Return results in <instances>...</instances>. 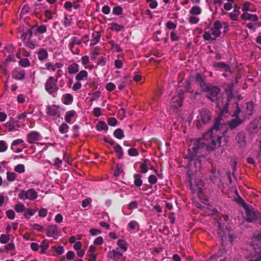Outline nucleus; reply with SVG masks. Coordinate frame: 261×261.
Returning <instances> with one entry per match:
<instances>
[{
  "mask_svg": "<svg viewBox=\"0 0 261 261\" xmlns=\"http://www.w3.org/2000/svg\"><path fill=\"white\" fill-rule=\"evenodd\" d=\"M96 129L98 130H107L108 129V126L106 122L100 121L96 124Z\"/></svg>",
  "mask_w": 261,
  "mask_h": 261,
  "instance_id": "obj_39",
  "label": "nucleus"
},
{
  "mask_svg": "<svg viewBox=\"0 0 261 261\" xmlns=\"http://www.w3.org/2000/svg\"><path fill=\"white\" fill-rule=\"evenodd\" d=\"M142 175L140 174L136 173L133 175V177L134 179V185L138 188L140 187L143 184V181L142 180Z\"/></svg>",
  "mask_w": 261,
  "mask_h": 261,
  "instance_id": "obj_24",
  "label": "nucleus"
},
{
  "mask_svg": "<svg viewBox=\"0 0 261 261\" xmlns=\"http://www.w3.org/2000/svg\"><path fill=\"white\" fill-rule=\"evenodd\" d=\"M76 114V112L74 110H70L67 111L65 115V121L70 123L71 121V119L74 117Z\"/></svg>",
  "mask_w": 261,
  "mask_h": 261,
  "instance_id": "obj_26",
  "label": "nucleus"
},
{
  "mask_svg": "<svg viewBox=\"0 0 261 261\" xmlns=\"http://www.w3.org/2000/svg\"><path fill=\"white\" fill-rule=\"evenodd\" d=\"M38 196L37 192L33 189L27 191L22 190L18 194V197L23 200L29 199L31 200L36 199Z\"/></svg>",
  "mask_w": 261,
  "mask_h": 261,
  "instance_id": "obj_7",
  "label": "nucleus"
},
{
  "mask_svg": "<svg viewBox=\"0 0 261 261\" xmlns=\"http://www.w3.org/2000/svg\"><path fill=\"white\" fill-rule=\"evenodd\" d=\"M114 149L117 155V157L119 159H121L123 155V152L121 146L119 144H116L114 147Z\"/></svg>",
  "mask_w": 261,
  "mask_h": 261,
  "instance_id": "obj_31",
  "label": "nucleus"
},
{
  "mask_svg": "<svg viewBox=\"0 0 261 261\" xmlns=\"http://www.w3.org/2000/svg\"><path fill=\"white\" fill-rule=\"evenodd\" d=\"M100 35L99 32L93 34V39L91 40L90 46H93L98 43L99 41Z\"/></svg>",
  "mask_w": 261,
  "mask_h": 261,
  "instance_id": "obj_38",
  "label": "nucleus"
},
{
  "mask_svg": "<svg viewBox=\"0 0 261 261\" xmlns=\"http://www.w3.org/2000/svg\"><path fill=\"white\" fill-rule=\"evenodd\" d=\"M33 35L32 29H28L26 32H23L21 35V39L24 42L27 40H31Z\"/></svg>",
  "mask_w": 261,
  "mask_h": 261,
  "instance_id": "obj_21",
  "label": "nucleus"
},
{
  "mask_svg": "<svg viewBox=\"0 0 261 261\" xmlns=\"http://www.w3.org/2000/svg\"><path fill=\"white\" fill-rule=\"evenodd\" d=\"M73 101V96L70 93L63 94L62 97V102L66 105H71Z\"/></svg>",
  "mask_w": 261,
  "mask_h": 261,
  "instance_id": "obj_19",
  "label": "nucleus"
},
{
  "mask_svg": "<svg viewBox=\"0 0 261 261\" xmlns=\"http://www.w3.org/2000/svg\"><path fill=\"white\" fill-rule=\"evenodd\" d=\"M25 71L20 68H15L12 72V77L17 80H22L24 78Z\"/></svg>",
  "mask_w": 261,
  "mask_h": 261,
  "instance_id": "obj_14",
  "label": "nucleus"
},
{
  "mask_svg": "<svg viewBox=\"0 0 261 261\" xmlns=\"http://www.w3.org/2000/svg\"><path fill=\"white\" fill-rule=\"evenodd\" d=\"M202 10L201 8L198 6H195L191 8L190 10V13L193 15H198L201 13Z\"/></svg>",
  "mask_w": 261,
  "mask_h": 261,
  "instance_id": "obj_34",
  "label": "nucleus"
},
{
  "mask_svg": "<svg viewBox=\"0 0 261 261\" xmlns=\"http://www.w3.org/2000/svg\"><path fill=\"white\" fill-rule=\"evenodd\" d=\"M19 65L23 67H27L30 65V62L28 59L22 58L19 62Z\"/></svg>",
  "mask_w": 261,
  "mask_h": 261,
  "instance_id": "obj_45",
  "label": "nucleus"
},
{
  "mask_svg": "<svg viewBox=\"0 0 261 261\" xmlns=\"http://www.w3.org/2000/svg\"><path fill=\"white\" fill-rule=\"evenodd\" d=\"M114 136L118 139H121L124 136L123 130L121 128H117L114 132Z\"/></svg>",
  "mask_w": 261,
  "mask_h": 261,
  "instance_id": "obj_41",
  "label": "nucleus"
},
{
  "mask_svg": "<svg viewBox=\"0 0 261 261\" xmlns=\"http://www.w3.org/2000/svg\"><path fill=\"white\" fill-rule=\"evenodd\" d=\"M38 59L41 61L46 60L48 57V54L45 49H40L37 53Z\"/></svg>",
  "mask_w": 261,
  "mask_h": 261,
  "instance_id": "obj_22",
  "label": "nucleus"
},
{
  "mask_svg": "<svg viewBox=\"0 0 261 261\" xmlns=\"http://www.w3.org/2000/svg\"><path fill=\"white\" fill-rule=\"evenodd\" d=\"M219 230L218 234L221 239L222 245H223V243L226 240L230 242L231 243L233 242V236L230 233V230L226 225H222L220 223H218Z\"/></svg>",
  "mask_w": 261,
  "mask_h": 261,
  "instance_id": "obj_6",
  "label": "nucleus"
},
{
  "mask_svg": "<svg viewBox=\"0 0 261 261\" xmlns=\"http://www.w3.org/2000/svg\"><path fill=\"white\" fill-rule=\"evenodd\" d=\"M195 80L198 83L201 90L208 84L204 82L205 76L200 73H197L195 75Z\"/></svg>",
  "mask_w": 261,
  "mask_h": 261,
  "instance_id": "obj_17",
  "label": "nucleus"
},
{
  "mask_svg": "<svg viewBox=\"0 0 261 261\" xmlns=\"http://www.w3.org/2000/svg\"><path fill=\"white\" fill-rule=\"evenodd\" d=\"M58 108L55 105L48 107L47 108L46 114L48 115L55 116L58 114Z\"/></svg>",
  "mask_w": 261,
  "mask_h": 261,
  "instance_id": "obj_23",
  "label": "nucleus"
},
{
  "mask_svg": "<svg viewBox=\"0 0 261 261\" xmlns=\"http://www.w3.org/2000/svg\"><path fill=\"white\" fill-rule=\"evenodd\" d=\"M242 123V121L238 118L233 119L231 121L228 122V126L231 129H234L241 124Z\"/></svg>",
  "mask_w": 261,
  "mask_h": 261,
  "instance_id": "obj_29",
  "label": "nucleus"
},
{
  "mask_svg": "<svg viewBox=\"0 0 261 261\" xmlns=\"http://www.w3.org/2000/svg\"><path fill=\"white\" fill-rule=\"evenodd\" d=\"M34 213L31 209H27L24 214V217L27 219H29L31 216L34 215Z\"/></svg>",
  "mask_w": 261,
  "mask_h": 261,
  "instance_id": "obj_63",
  "label": "nucleus"
},
{
  "mask_svg": "<svg viewBox=\"0 0 261 261\" xmlns=\"http://www.w3.org/2000/svg\"><path fill=\"white\" fill-rule=\"evenodd\" d=\"M184 98V92L177 94L172 98V106L175 108L181 107L182 105V101Z\"/></svg>",
  "mask_w": 261,
  "mask_h": 261,
  "instance_id": "obj_11",
  "label": "nucleus"
},
{
  "mask_svg": "<svg viewBox=\"0 0 261 261\" xmlns=\"http://www.w3.org/2000/svg\"><path fill=\"white\" fill-rule=\"evenodd\" d=\"M24 44L27 47L33 49L35 48V44L32 42L31 40H27L24 42Z\"/></svg>",
  "mask_w": 261,
  "mask_h": 261,
  "instance_id": "obj_60",
  "label": "nucleus"
},
{
  "mask_svg": "<svg viewBox=\"0 0 261 261\" xmlns=\"http://www.w3.org/2000/svg\"><path fill=\"white\" fill-rule=\"evenodd\" d=\"M69 126L66 123H62L59 128V132L61 134H65L68 132Z\"/></svg>",
  "mask_w": 261,
  "mask_h": 261,
  "instance_id": "obj_44",
  "label": "nucleus"
},
{
  "mask_svg": "<svg viewBox=\"0 0 261 261\" xmlns=\"http://www.w3.org/2000/svg\"><path fill=\"white\" fill-rule=\"evenodd\" d=\"M43 8L41 4L36 5V8L34 9L33 14L38 18L40 19L41 18V14L40 12L42 11V9Z\"/></svg>",
  "mask_w": 261,
  "mask_h": 261,
  "instance_id": "obj_30",
  "label": "nucleus"
},
{
  "mask_svg": "<svg viewBox=\"0 0 261 261\" xmlns=\"http://www.w3.org/2000/svg\"><path fill=\"white\" fill-rule=\"evenodd\" d=\"M214 67L218 68L219 70L222 71H224L225 72H230V68L229 66L224 62L215 63L214 64Z\"/></svg>",
  "mask_w": 261,
  "mask_h": 261,
  "instance_id": "obj_18",
  "label": "nucleus"
},
{
  "mask_svg": "<svg viewBox=\"0 0 261 261\" xmlns=\"http://www.w3.org/2000/svg\"><path fill=\"white\" fill-rule=\"evenodd\" d=\"M9 236L8 234H2L0 237V242L2 244H6L9 241Z\"/></svg>",
  "mask_w": 261,
  "mask_h": 261,
  "instance_id": "obj_49",
  "label": "nucleus"
},
{
  "mask_svg": "<svg viewBox=\"0 0 261 261\" xmlns=\"http://www.w3.org/2000/svg\"><path fill=\"white\" fill-rule=\"evenodd\" d=\"M199 21V18L194 16H190L189 18V22L191 24H196Z\"/></svg>",
  "mask_w": 261,
  "mask_h": 261,
  "instance_id": "obj_62",
  "label": "nucleus"
},
{
  "mask_svg": "<svg viewBox=\"0 0 261 261\" xmlns=\"http://www.w3.org/2000/svg\"><path fill=\"white\" fill-rule=\"evenodd\" d=\"M124 29V26L118 24L116 23H111L110 24V29L112 31L118 32Z\"/></svg>",
  "mask_w": 261,
  "mask_h": 261,
  "instance_id": "obj_37",
  "label": "nucleus"
},
{
  "mask_svg": "<svg viewBox=\"0 0 261 261\" xmlns=\"http://www.w3.org/2000/svg\"><path fill=\"white\" fill-rule=\"evenodd\" d=\"M128 154L132 156H137L139 154L138 151L136 148H130L128 150Z\"/></svg>",
  "mask_w": 261,
  "mask_h": 261,
  "instance_id": "obj_54",
  "label": "nucleus"
},
{
  "mask_svg": "<svg viewBox=\"0 0 261 261\" xmlns=\"http://www.w3.org/2000/svg\"><path fill=\"white\" fill-rule=\"evenodd\" d=\"M49 245L47 242H46L45 241H43L41 245L40 246L41 248V253H44L45 250L48 248Z\"/></svg>",
  "mask_w": 261,
  "mask_h": 261,
  "instance_id": "obj_52",
  "label": "nucleus"
},
{
  "mask_svg": "<svg viewBox=\"0 0 261 261\" xmlns=\"http://www.w3.org/2000/svg\"><path fill=\"white\" fill-rule=\"evenodd\" d=\"M158 179L154 175H150L148 177V182L151 184H155L157 182Z\"/></svg>",
  "mask_w": 261,
  "mask_h": 261,
  "instance_id": "obj_64",
  "label": "nucleus"
},
{
  "mask_svg": "<svg viewBox=\"0 0 261 261\" xmlns=\"http://www.w3.org/2000/svg\"><path fill=\"white\" fill-rule=\"evenodd\" d=\"M251 3L249 2H245L242 6V10L244 12H247L249 11V8L251 6Z\"/></svg>",
  "mask_w": 261,
  "mask_h": 261,
  "instance_id": "obj_59",
  "label": "nucleus"
},
{
  "mask_svg": "<svg viewBox=\"0 0 261 261\" xmlns=\"http://www.w3.org/2000/svg\"><path fill=\"white\" fill-rule=\"evenodd\" d=\"M27 141L30 144L37 143L42 139L41 135L37 132L32 131L27 136Z\"/></svg>",
  "mask_w": 261,
  "mask_h": 261,
  "instance_id": "obj_9",
  "label": "nucleus"
},
{
  "mask_svg": "<svg viewBox=\"0 0 261 261\" xmlns=\"http://www.w3.org/2000/svg\"><path fill=\"white\" fill-rule=\"evenodd\" d=\"M4 125L10 132H13L16 129L15 122L12 119H11L9 121L5 123Z\"/></svg>",
  "mask_w": 261,
  "mask_h": 261,
  "instance_id": "obj_28",
  "label": "nucleus"
},
{
  "mask_svg": "<svg viewBox=\"0 0 261 261\" xmlns=\"http://www.w3.org/2000/svg\"><path fill=\"white\" fill-rule=\"evenodd\" d=\"M222 27V24L219 20L215 21L214 22L213 27L211 29L212 35L216 38H218L221 36V32L220 31Z\"/></svg>",
  "mask_w": 261,
  "mask_h": 261,
  "instance_id": "obj_10",
  "label": "nucleus"
},
{
  "mask_svg": "<svg viewBox=\"0 0 261 261\" xmlns=\"http://www.w3.org/2000/svg\"><path fill=\"white\" fill-rule=\"evenodd\" d=\"M210 175L209 176L210 180L213 182L215 183V180L217 179V169L216 167L212 166L210 171Z\"/></svg>",
  "mask_w": 261,
  "mask_h": 261,
  "instance_id": "obj_35",
  "label": "nucleus"
},
{
  "mask_svg": "<svg viewBox=\"0 0 261 261\" xmlns=\"http://www.w3.org/2000/svg\"><path fill=\"white\" fill-rule=\"evenodd\" d=\"M211 260L212 261H226V258L225 257H222L220 251H219L217 253L211 257Z\"/></svg>",
  "mask_w": 261,
  "mask_h": 261,
  "instance_id": "obj_32",
  "label": "nucleus"
},
{
  "mask_svg": "<svg viewBox=\"0 0 261 261\" xmlns=\"http://www.w3.org/2000/svg\"><path fill=\"white\" fill-rule=\"evenodd\" d=\"M14 171L18 173H23L25 172L24 165L21 164H19L15 166Z\"/></svg>",
  "mask_w": 261,
  "mask_h": 261,
  "instance_id": "obj_43",
  "label": "nucleus"
},
{
  "mask_svg": "<svg viewBox=\"0 0 261 261\" xmlns=\"http://www.w3.org/2000/svg\"><path fill=\"white\" fill-rule=\"evenodd\" d=\"M30 11V6L28 5H24L21 11L20 15V16H22V15H24L28 13Z\"/></svg>",
  "mask_w": 261,
  "mask_h": 261,
  "instance_id": "obj_50",
  "label": "nucleus"
},
{
  "mask_svg": "<svg viewBox=\"0 0 261 261\" xmlns=\"http://www.w3.org/2000/svg\"><path fill=\"white\" fill-rule=\"evenodd\" d=\"M221 119L220 117L216 118L212 127L204 133L202 137L203 140L210 144L211 146H209V147L212 149H215L217 146H220L221 143L222 137H216L213 135L214 130L218 131L220 129Z\"/></svg>",
  "mask_w": 261,
  "mask_h": 261,
  "instance_id": "obj_1",
  "label": "nucleus"
},
{
  "mask_svg": "<svg viewBox=\"0 0 261 261\" xmlns=\"http://www.w3.org/2000/svg\"><path fill=\"white\" fill-rule=\"evenodd\" d=\"M128 227L130 230H134L137 227H139V224L135 221H131L128 224Z\"/></svg>",
  "mask_w": 261,
  "mask_h": 261,
  "instance_id": "obj_56",
  "label": "nucleus"
},
{
  "mask_svg": "<svg viewBox=\"0 0 261 261\" xmlns=\"http://www.w3.org/2000/svg\"><path fill=\"white\" fill-rule=\"evenodd\" d=\"M58 76L55 77L50 76L46 81L44 84V88L46 91L53 97H56L59 89L58 86Z\"/></svg>",
  "mask_w": 261,
  "mask_h": 261,
  "instance_id": "obj_5",
  "label": "nucleus"
},
{
  "mask_svg": "<svg viewBox=\"0 0 261 261\" xmlns=\"http://www.w3.org/2000/svg\"><path fill=\"white\" fill-rule=\"evenodd\" d=\"M79 71V65L73 63L68 67V71L70 74H75Z\"/></svg>",
  "mask_w": 261,
  "mask_h": 261,
  "instance_id": "obj_36",
  "label": "nucleus"
},
{
  "mask_svg": "<svg viewBox=\"0 0 261 261\" xmlns=\"http://www.w3.org/2000/svg\"><path fill=\"white\" fill-rule=\"evenodd\" d=\"M166 26L169 30L175 29L177 27V24L171 21H169L166 23Z\"/></svg>",
  "mask_w": 261,
  "mask_h": 261,
  "instance_id": "obj_58",
  "label": "nucleus"
},
{
  "mask_svg": "<svg viewBox=\"0 0 261 261\" xmlns=\"http://www.w3.org/2000/svg\"><path fill=\"white\" fill-rule=\"evenodd\" d=\"M62 160L59 158H56L54 160L53 165L57 169H59L62 167Z\"/></svg>",
  "mask_w": 261,
  "mask_h": 261,
  "instance_id": "obj_47",
  "label": "nucleus"
},
{
  "mask_svg": "<svg viewBox=\"0 0 261 261\" xmlns=\"http://www.w3.org/2000/svg\"><path fill=\"white\" fill-rule=\"evenodd\" d=\"M122 8L120 6H116L113 9V13L114 15H119L122 13Z\"/></svg>",
  "mask_w": 261,
  "mask_h": 261,
  "instance_id": "obj_48",
  "label": "nucleus"
},
{
  "mask_svg": "<svg viewBox=\"0 0 261 261\" xmlns=\"http://www.w3.org/2000/svg\"><path fill=\"white\" fill-rule=\"evenodd\" d=\"M246 258L250 261H260L261 257L260 253L256 252L255 250H253V252L246 256Z\"/></svg>",
  "mask_w": 261,
  "mask_h": 261,
  "instance_id": "obj_20",
  "label": "nucleus"
},
{
  "mask_svg": "<svg viewBox=\"0 0 261 261\" xmlns=\"http://www.w3.org/2000/svg\"><path fill=\"white\" fill-rule=\"evenodd\" d=\"M88 72L86 70H82L78 73L76 76L75 79L77 81L84 80L87 78Z\"/></svg>",
  "mask_w": 261,
  "mask_h": 261,
  "instance_id": "obj_33",
  "label": "nucleus"
},
{
  "mask_svg": "<svg viewBox=\"0 0 261 261\" xmlns=\"http://www.w3.org/2000/svg\"><path fill=\"white\" fill-rule=\"evenodd\" d=\"M209 146L211 145L208 142H205L202 138L199 139L194 143L192 150L189 149L186 159H188L190 161L196 160L200 164V160H198L196 156L197 151L199 149L203 148H205L208 151L213 150L214 149L210 148Z\"/></svg>",
  "mask_w": 261,
  "mask_h": 261,
  "instance_id": "obj_2",
  "label": "nucleus"
},
{
  "mask_svg": "<svg viewBox=\"0 0 261 261\" xmlns=\"http://www.w3.org/2000/svg\"><path fill=\"white\" fill-rule=\"evenodd\" d=\"M122 256V253L116 250H113L108 253V257L115 260H118Z\"/></svg>",
  "mask_w": 261,
  "mask_h": 261,
  "instance_id": "obj_16",
  "label": "nucleus"
},
{
  "mask_svg": "<svg viewBox=\"0 0 261 261\" xmlns=\"http://www.w3.org/2000/svg\"><path fill=\"white\" fill-rule=\"evenodd\" d=\"M236 140L239 147H244L246 145V134L243 131H241L236 136Z\"/></svg>",
  "mask_w": 261,
  "mask_h": 261,
  "instance_id": "obj_12",
  "label": "nucleus"
},
{
  "mask_svg": "<svg viewBox=\"0 0 261 261\" xmlns=\"http://www.w3.org/2000/svg\"><path fill=\"white\" fill-rule=\"evenodd\" d=\"M14 208L17 212L20 213L25 210V206L22 204L18 203L15 205Z\"/></svg>",
  "mask_w": 261,
  "mask_h": 261,
  "instance_id": "obj_55",
  "label": "nucleus"
},
{
  "mask_svg": "<svg viewBox=\"0 0 261 261\" xmlns=\"http://www.w3.org/2000/svg\"><path fill=\"white\" fill-rule=\"evenodd\" d=\"M82 44V40L78 39L76 37H72L68 44V48L74 55H79L80 53L79 48L76 46V45H80Z\"/></svg>",
  "mask_w": 261,
  "mask_h": 261,
  "instance_id": "obj_8",
  "label": "nucleus"
},
{
  "mask_svg": "<svg viewBox=\"0 0 261 261\" xmlns=\"http://www.w3.org/2000/svg\"><path fill=\"white\" fill-rule=\"evenodd\" d=\"M47 31L46 27L45 25H40L38 26L36 29V32L40 34H43Z\"/></svg>",
  "mask_w": 261,
  "mask_h": 261,
  "instance_id": "obj_57",
  "label": "nucleus"
},
{
  "mask_svg": "<svg viewBox=\"0 0 261 261\" xmlns=\"http://www.w3.org/2000/svg\"><path fill=\"white\" fill-rule=\"evenodd\" d=\"M44 65L45 69L50 72H54L57 68H61L63 66V64L61 63L54 64L50 62H46Z\"/></svg>",
  "mask_w": 261,
  "mask_h": 261,
  "instance_id": "obj_13",
  "label": "nucleus"
},
{
  "mask_svg": "<svg viewBox=\"0 0 261 261\" xmlns=\"http://www.w3.org/2000/svg\"><path fill=\"white\" fill-rule=\"evenodd\" d=\"M246 220L248 222H252L256 219L255 213L253 211L248 210L246 214Z\"/></svg>",
  "mask_w": 261,
  "mask_h": 261,
  "instance_id": "obj_27",
  "label": "nucleus"
},
{
  "mask_svg": "<svg viewBox=\"0 0 261 261\" xmlns=\"http://www.w3.org/2000/svg\"><path fill=\"white\" fill-rule=\"evenodd\" d=\"M241 18L245 20H249L253 22H257L258 20V17L256 15L251 14L248 12H244L241 16Z\"/></svg>",
  "mask_w": 261,
  "mask_h": 261,
  "instance_id": "obj_15",
  "label": "nucleus"
},
{
  "mask_svg": "<svg viewBox=\"0 0 261 261\" xmlns=\"http://www.w3.org/2000/svg\"><path fill=\"white\" fill-rule=\"evenodd\" d=\"M202 90L203 92L206 93L205 97L211 100L212 102L216 101L217 102V107L220 109L221 108L222 106L218 101V96L220 91V89L218 87L208 84L206 86L204 87Z\"/></svg>",
  "mask_w": 261,
  "mask_h": 261,
  "instance_id": "obj_4",
  "label": "nucleus"
},
{
  "mask_svg": "<svg viewBox=\"0 0 261 261\" xmlns=\"http://www.w3.org/2000/svg\"><path fill=\"white\" fill-rule=\"evenodd\" d=\"M117 245L122 250L123 252H125L127 250V246L125 241L123 240H119Z\"/></svg>",
  "mask_w": 261,
  "mask_h": 261,
  "instance_id": "obj_40",
  "label": "nucleus"
},
{
  "mask_svg": "<svg viewBox=\"0 0 261 261\" xmlns=\"http://www.w3.org/2000/svg\"><path fill=\"white\" fill-rule=\"evenodd\" d=\"M146 161V160H145L144 161V162H145ZM140 172L142 173H144V174L147 173L148 170V168L146 164H145V163L141 164V165L140 167Z\"/></svg>",
  "mask_w": 261,
  "mask_h": 261,
  "instance_id": "obj_53",
  "label": "nucleus"
},
{
  "mask_svg": "<svg viewBox=\"0 0 261 261\" xmlns=\"http://www.w3.org/2000/svg\"><path fill=\"white\" fill-rule=\"evenodd\" d=\"M58 232V228L56 225L49 226L47 228L46 236L48 237H53Z\"/></svg>",
  "mask_w": 261,
  "mask_h": 261,
  "instance_id": "obj_25",
  "label": "nucleus"
},
{
  "mask_svg": "<svg viewBox=\"0 0 261 261\" xmlns=\"http://www.w3.org/2000/svg\"><path fill=\"white\" fill-rule=\"evenodd\" d=\"M16 174L14 172H7V179L9 181H14L16 177Z\"/></svg>",
  "mask_w": 261,
  "mask_h": 261,
  "instance_id": "obj_42",
  "label": "nucleus"
},
{
  "mask_svg": "<svg viewBox=\"0 0 261 261\" xmlns=\"http://www.w3.org/2000/svg\"><path fill=\"white\" fill-rule=\"evenodd\" d=\"M117 122V119L114 117H111L108 119V123L110 126H115Z\"/></svg>",
  "mask_w": 261,
  "mask_h": 261,
  "instance_id": "obj_61",
  "label": "nucleus"
},
{
  "mask_svg": "<svg viewBox=\"0 0 261 261\" xmlns=\"http://www.w3.org/2000/svg\"><path fill=\"white\" fill-rule=\"evenodd\" d=\"M196 118V126L198 129H200L203 126L211 123L212 113L207 109L202 108L198 111V115Z\"/></svg>",
  "mask_w": 261,
  "mask_h": 261,
  "instance_id": "obj_3",
  "label": "nucleus"
},
{
  "mask_svg": "<svg viewBox=\"0 0 261 261\" xmlns=\"http://www.w3.org/2000/svg\"><path fill=\"white\" fill-rule=\"evenodd\" d=\"M8 146L5 141H0V152H3L7 150Z\"/></svg>",
  "mask_w": 261,
  "mask_h": 261,
  "instance_id": "obj_51",
  "label": "nucleus"
},
{
  "mask_svg": "<svg viewBox=\"0 0 261 261\" xmlns=\"http://www.w3.org/2000/svg\"><path fill=\"white\" fill-rule=\"evenodd\" d=\"M107 59L106 57H100L97 61V65L103 66L106 64Z\"/></svg>",
  "mask_w": 261,
  "mask_h": 261,
  "instance_id": "obj_46",
  "label": "nucleus"
}]
</instances>
